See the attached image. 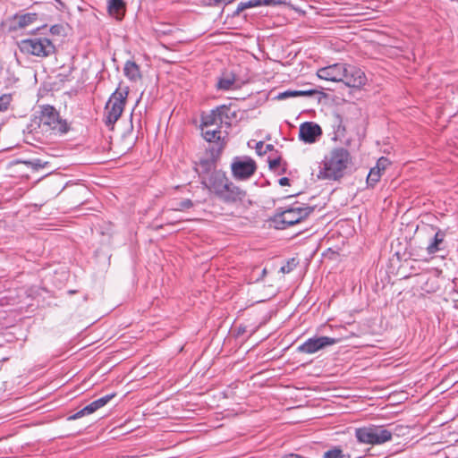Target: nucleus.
Instances as JSON below:
<instances>
[{
    "instance_id": "f704fd0d",
    "label": "nucleus",
    "mask_w": 458,
    "mask_h": 458,
    "mask_svg": "<svg viewBox=\"0 0 458 458\" xmlns=\"http://www.w3.org/2000/svg\"><path fill=\"white\" fill-rule=\"evenodd\" d=\"M281 186H286L290 184V180L287 177H282L278 181Z\"/></svg>"
},
{
    "instance_id": "1a4fd4ad",
    "label": "nucleus",
    "mask_w": 458,
    "mask_h": 458,
    "mask_svg": "<svg viewBox=\"0 0 458 458\" xmlns=\"http://www.w3.org/2000/svg\"><path fill=\"white\" fill-rule=\"evenodd\" d=\"M342 82L351 88H360L367 82L365 72L359 67L345 64Z\"/></svg>"
},
{
    "instance_id": "b1692460",
    "label": "nucleus",
    "mask_w": 458,
    "mask_h": 458,
    "mask_svg": "<svg viewBox=\"0 0 458 458\" xmlns=\"http://www.w3.org/2000/svg\"><path fill=\"white\" fill-rule=\"evenodd\" d=\"M343 119L340 114H335L334 117V128H335V134L336 138H342L344 136L345 128L342 124Z\"/></svg>"
},
{
    "instance_id": "0eeeda50",
    "label": "nucleus",
    "mask_w": 458,
    "mask_h": 458,
    "mask_svg": "<svg viewBox=\"0 0 458 458\" xmlns=\"http://www.w3.org/2000/svg\"><path fill=\"white\" fill-rule=\"evenodd\" d=\"M233 176L237 180H247L256 172V162L250 157H236L231 164Z\"/></svg>"
},
{
    "instance_id": "f8f14e48",
    "label": "nucleus",
    "mask_w": 458,
    "mask_h": 458,
    "mask_svg": "<svg viewBox=\"0 0 458 458\" xmlns=\"http://www.w3.org/2000/svg\"><path fill=\"white\" fill-rule=\"evenodd\" d=\"M321 134L320 126L313 122H305L300 126L299 138L305 143H315Z\"/></svg>"
},
{
    "instance_id": "39448f33",
    "label": "nucleus",
    "mask_w": 458,
    "mask_h": 458,
    "mask_svg": "<svg viewBox=\"0 0 458 458\" xmlns=\"http://www.w3.org/2000/svg\"><path fill=\"white\" fill-rule=\"evenodd\" d=\"M21 53L38 57H47L55 53V47L47 38H32L21 39L18 43Z\"/></svg>"
},
{
    "instance_id": "a878e982",
    "label": "nucleus",
    "mask_w": 458,
    "mask_h": 458,
    "mask_svg": "<svg viewBox=\"0 0 458 458\" xmlns=\"http://www.w3.org/2000/svg\"><path fill=\"white\" fill-rule=\"evenodd\" d=\"M323 458H351V454H344L341 449L334 448L327 451Z\"/></svg>"
},
{
    "instance_id": "7c9ffc66",
    "label": "nucleus",
    "mask_w": 458,
    "mask_h": 458,
    "mask_svg": "<svg viewBox=\"0 0 458 458\" xmlns=\"http://www.w3.org/2000/svg\"><path fill=\"white\" fill-rule=\"evenodd\" d=\"M280 163H281V158L280 157H276V158H274V159H269L268 160L269 168L271 170H275V169H276L280 165Z\"/></svg>"
},
{
    "instance_id": "bb28decb",
    "label": "nucleus",
    "mask_w": 458,
    "mask_h": 458,
    "mask_svg": "<svg viewBox=\"0 0 458 458\" xmlns=\"http://www.w3.org/2000/svg\"><path fill=\"white\" fill-rule=\"evenodd\" d=\"M12 97L9 94H4L0 97V113L8 109L11 104Z\"/></svg>"
},
{
    "instance_id": "9b49d317",
    "label": "nucleus",
    "mask_w": 458,
    "mask_h": 458,
    "mask_svg": "<svg viewBox=\"0 0 458 458\" xmlns=\"http://www.w3.org/2000/svg\"><path fill=\"white\" fill-rule=\"evenodd\" d=\"M245 197L246 192L233 182H230L227 183L226 187L222 190L217 199L225 204L236 205L242 202Z\"/></svg>"
},
{
    "instance_id": "f03ea898",
    "label": "nucleus",
    "mask_w": 458,
    "mask_h": 458,
    "mask_svg": "<svg viewBox=\"0 0 458 458\" xmlns=\"http://www.w3.org/2000/svg\"><path fill=\"white\" fill-rule=\"evenodd\" d=\"M394 429L382 425H369L355 429V437L360 443L378 445L392 440Z\"/></svg>"
},
{
    "instance_id": "58836bf2",
    "label": "nucleus",
    "mask_w": 458,
    "mask_h": 458,
    "mask_svg": "<svg viewBox=\"0 0 458 458\" xmlns=\"http://www.w3.org/2000/svg\"><path fill=\"white\" fill-rule=\"evenodd\" d=\"M51 31H52L53 33H55V32L57 31L56 26H53V27L51 28Z\"/></svg>"
},
{
    "instance_id": "aec40b11",
    "label": "nucleus",
    "mask_w": 458,
    "mask_h": 458,
    "mask_svg": "<svg viewBox=\"0 0 458 458\" xmlns=\"http://www.w3.org/2000/svg\"><path fill=\"white\" fill-rule=\"evenodd\" d=\"M124 75L131 81H137L141 78L139 65L133 61H127L123 68Z\"/></svg>"
},
{
    "instance_id": "7ed1b4c3",
    "label": "nucleus",
    "mask_w": 458,
    "mask_h": 458,
    "mask_svg": "<svg viewBox=\"0 0 458 458\" xmlns=\"http://www.w3.org/2000/svg\"><path fill=\"white\" fill-rule=\"evenodd\" d=\"M38 120V127L42 131H53L58 134H64L69 131L66 121L62 120L58 112L51 106H41Z\"/></svg>"
},
{
    "instance_id": "dca6fc26",
    "label": "nucleus",
    "mask_w": 458,
    "mask_h": 458,
    "mask_svg": "<svg viewBox=\"0 0 458 458\" xmlns=\"http://www.w3.org/2000/svg\"><path fill=\"white\" fill-rule=\"evenodd\" d=\"M445 237V233L442 230H437L435 233L434 237L430 240V242L427 246V251L428 254L432 255L439 250H444V241Z\"/></svg>"
},
{
    "instance_id": "4c0bfd02",
    "label": "nucleus",
    "mask_w": 458,
    "mask_h": 458,
    "mask_svg": "<svg viewBox=\"0 0 458 458\" xmlns=\"http://www.w3.org/2000/svg\"><path fill=\"white\" fill-rule=\"evenodd\" d=\"M35 167H41L42 165L40 164V160H36L32 163Z\"/></svg>"
},
{
    "instance_id": "393cba45",
    "label": "nucleus",
    "mask_w": 458,
    "mask_h": 458,
    "mask_svg": "<svg viewBox=\"0 0 458 458\" xmlns=\"http://www.w3.org/2000/svg\"><path fill=\"white\" fill-rule=\"evenodd\" d=\"M258 1L259 0H249L246 2H240L237 5L235 12H234V15H239L240 13H242V11H244L246 9L258 7L259 6Z\"/></svg>"
},
{
    "instance_id": "72a5a7b5",
    "label": "nucleus",
    "mask_w": 458,
    "mask_h": 458,
    "mask_svg": "<svg viewBox=\"0 0 458 458\" xmlns=\"http://www.w3.org/2000/svg\"><path fill=\"white\" fill-rule=\"evenodd\" d=\"M259 6H269L274 4L275 0H259Z\"/></svg>"
},
{
    "instance_id": "9d476101",
    "label": "nucleus",
    "mask_w": 458,
    "mask_h": 458,
    "mask_svg": "<svg viewBox=\"0 0 458 458\" xmlns=\"http://www.w3.org/2000/svg\"><path fill=\"white\" fill-rule=\"evenodd\" d=\"M230 182L225 174L220 170H215L210 173L207 178H202V183L210 192L214 193L216 198Z\"/></svg>"
},
{
    "instance_id": "2eb2a0df",
    "label": "nucleus",
    "mask_w": 458,
    "mask_h": 458,
    "mask_svg": "<svg viewBox=\"0 0 458 458\" xmlns=\"http://www.w3.org/2000/svg\"><path fill=\"white\" fill-rule=\"evenodd\" d=\"M201 131H202L203 138L207 141L213 142L217 146L218 152L224 148L225 142L221 136L222 131L219 129V126H217L215 129H209V127L208 128L202 127Z\"/></svg>"
},
{
    "instance_id": "f257e3e1",
    "label": "nucleus",
    "mask_w": 458,
    "mask_h": 458,
    "mask_svg": "<svg viewBox=\"0 0 458 458\" xmlns=\"http://www.w3.org/2000/svg\"><path fill=\"white\" fill-rule=\"evenodd\" d=\"M351 161V155L346 148H335L318 164L317 178L319 180H339L344 175Z\"/></svg>"
},
{
    "instance_id": "f3484780",
    "label": "nucleus",
    "mask_w": 458,
    "mask_h": 458,
    "mask_svg": "<svg viewBox=\"0 0 458 458\" xmlns=\"http://www.w3.org/2000/svg\"><path fill=\"white\" fill-rule=\"evenodd\" d=\"M37 20V13H29L21 15H16L13 19V29H24L32 24Z\"/></svg>"
},
{
    "instance_id": "2f4dec72",
    "label": "nucleus",
    "mask_w": 458,
    "mask_h": 458,
    "mask_svg": "<svg viewBox=\"0 0 458 458\" xmlns=\"http://www.w3.org/2000/svg\"><path fill=\"white\" fill-rule=\"evenodd\" d=\"M290 97H297L296 90H286L278 96L280 99H284Z\"/></svg>"
},
{
    "instance_id": "c85d7f7f",
    "label": "nucleus",
    "mask_w": 458,
    "mask_h": 458,
    "mask_svg": "<svg viewBox=\"0 0 458 458\" xmlns=\"http://www.w3.org/2000/svg\"><path fill=\"white\" fill-rule=\"evenodd\" d=\"M391 162L389 161V159L387 157H381L377 164H376V167L377 169H378L381 173L385 172L386 169L390 165Z\"/></svg>"
},
{
    "instance_id": "6ab92c4d",
    "label": "nucleus",
    "mask_w": 458,
    "mask_h": 458,
    "mask_svg": "<svg viewBox=\"0 0 458 458\" xmlns=\"http://www.w3.org/2000/svg\"><path fill=\"white\" fill-rule=\"evenodd\" d=\"M107 9L110 15L121 20L123 16L125 4L123 0H109Z\"/></svg>"
},
{
    "instance_id": "cd10ccee",
    "label": "nucleus",
    "mask_w": 458,
    "mask_h": 458,
    "mask_svg": "<svg viewBox=\"0 0 458 458\" xmlns=\"http://www.w3.org/2000/svg\"><path fill=\"white\" fill-rule=\"evenodd\" d=\"M274 148V146L271 144L265 145L263 141H259L256 144V151L259 155L266 154L267 151H270Z\"/></svg>"
},
{
    "instance_id": "4be33fe9",
    "label": "nucleus",
    "mask_w": 458,
    "mask_h": 458,
    "mask_svg": "<svg viewBox=\"0 0 458 458\" xmlns=\"http://www.w3.org/2000/svg\"><path fill=\"white\" fill-rule=\"evenodd\" d=\"M217 114L218 112H216V109H213L209 114L202 115L201 127L208 128L213 125L219 126L221 124V118H219Z\"/></svg>"
},
{
    "instance_id": "5701e85b",
    "label": "nucleus",
    "mask_w": 458,
    "mask_h": 458,
    "mask_svg": "<svg viewBox=\"0 0 458 458\" xmlns=\"http://www.w3.org/2000/svg\"><path fill=\"white\" fill-rule=\"evenodd\" d=\"M382 173L377 169L376 166L372 167L367 177V184L369 187H374L379 182Z\"/></svg>"
},
{
    "instance_id": "c756f323",
    "label": "nucleus",
    "mask_w": 458,
    "mask_h": 458,
    "mask_svg": "<svg viewBox=\"0 0 458 458\" xmlns=\"http://www.w3.org/2000/svg\"><path fill=\"white\" fill-rule=\"evenodd\" d=\"M192 207H193L192 201L191 199H183L181 202H179L177 207L174 208V210L181 211V210L191 208Z\"/></svg>"
},
{
    "instance_id": "ddd939ff",
    "label": "nucleus",
    "mask_w": 458,
    "mask_h": 458,
    "mask_svg": "<svg viewBox=\"0 0 458 458\" xmlns=\"http://www.w3.org/2000/svg\"><path fill=\"white\" fill-rule=\"evenodd\" d=\"M345 64L337 63L320 68L318 71V78L333 82H342Z\"/></svg>"
},
{
    "instance_id": "20e7f679",
    "label": "nucleus",
    "mask_w": 458,
    "mask_h": 458,
    "mask_svg": "<svg viewBox=\"0 0 458 458\" xmlns=\"http://www.w3.org/2000/svg\"><path fill=\"white\" fill-rule=\"evenodd\" d=\"M129 94V88H118L106 105V124L113 126L120 118Z\"/></svg>"
},
{
    "instance_id": "6e6552de",
    "label": "nucleus",
    "mask_w": 458,
    "mask_h": 458,
    "mask_svg": "<svg viewBox=\"0 0 458 458\" xmlns=\"http://www.w3.org/2000/svg\"><path fill=\"white\" fill-rule=\"evenodd\" d=\"M337 339L329 336L311 337L298 346L297 351L301 353L313 354L327 346L335 344Z\"/></svg>"
},
{
    "instance_id": "4468645a",
    "label": "nucleus",
    "mask_w": 458,
    "mask_h": 458,
    "mask_svg": "<svg viewBox=\"0 0 458 458\" xmlns=\"http://www.w3.org/2000/svg\"><path fill=\"white\" fill-rule=\"evenodd\" d=\"M115 396V394H106L101 398H98L89 404L86 405L83 409L77 411L75 414L70 417L71 420H77L80 419L85 415L91 414L100 409L101 407L107 404Z\"/></svg>"
},
{
    "instance_id": "473e14b6",
    "label": "nucleus",
    "mask_w": 458,
    "mask_h": 458,
    "mask_svg": "<svg viewBox=\"0 0 458 458\" xmlns=\"http://www.w3.org/2000/svg\"><path fill=\"white\" fill-rule=\"evenodd\" d=\"M316 93H317V91L313 90V89H310V90H296L297 97H301V96H312V95H314Z\"/></svg>"
},
{
    "instance_id": "412c9836",
    "label": "nucleus",
    "mask_w": 458,
    "mask_h": 458,
    "mask_svg": "<svg viewBox=\"0 0 458 458\" xmlns=\"http://www.w3.org/2000/svg\"><path fill=\"white\" fill-rule=\"evenodd\" d=\"M235 75L231 72H224L218 79L216 88L222 90H229L235 83Z\"/></svg>"
},
{
    "instance_id": "a211bd4d",
    "label": "nucleus",
    "mask_w": 458,
    "mask_h": 458,
    "mask_svg": "<svg viewBox=\"0 0 458 458\" xmlns=\"http://www.w3.org/2000/svg\"><path fill=\"white\" fill-rule=\"evenodd\" d=\"M216 112H218L217 115H219L220 123H225L226 125H230L233 119L236 117V112L232 111L229 106L222 105L216 108Z\"/></svg>"
},
{
    "instance_id": "423d86ee",
    "label": "nucleus",
    "mask_w": 458,
    "mask_h": 458,
    "mask_svg": "<svg viewBox=\"0 0 458 458\" xmlns=\"http://www.w3.org/2000/svg\"><path fill=\"white\" fill-rule=\"evenodd\" d=\"M313 211L314 207H292L276 214L274 222L277 229L283 230L300 223Z\"/></svg>"
},
{
    "instance_id": "e433bc0d",
    "label": "nucleus",
    "mask_w": 458,
    "mask_h": 458,
    "mask_svg": "<svg viewBox=\"0 0 458 458\" xmlns=\"http://www.w3.org/2000/svg\"><path fill=\"white\" fill-rule=\"evenodd\" d=\"M282 272L284 273H289L291 271V268L289 267H281Z\"/></svg>"
},
{
    "instance_id": "c9c22d12",
    "label": "nucleus",
    "mask_w": 458,
    "mask_h": 458,
    "mask_svg": "<svg viewBox=\"0 0 458 458\" xmlns=\"http://www.w3.org/2000/svg\"><path fill=\"white\" fill-rule=\"evenodd\" d=\"M281 458H303V457L297 454H287L283 455Z\"/></svg>"
}]
</instances>
